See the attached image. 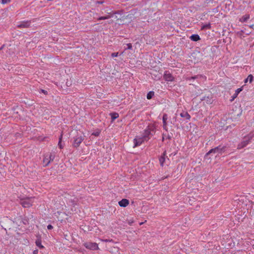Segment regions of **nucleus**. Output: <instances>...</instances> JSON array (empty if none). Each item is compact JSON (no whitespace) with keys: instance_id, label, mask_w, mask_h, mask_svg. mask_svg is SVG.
Returning a JSON list of instances; mask_svg holds the SVG:
<instances>
[{"instance_id":"20e7f679","label":"nucleus","mask_w":254,"mask_h":254,"mask_svg":"<svg viewBox=\"0 0 254 254\" xmlns=\"http://www.w3.org/2000/svg\"><path fill=\"white\" fill-rule=\"evenodd\" d=\"M35 197H28L22 199L21 201V204L25 208L30 207L34 202Z\"/></svg>"},{"instance_id":"c85d7f7f","label":"nucleus","mask_w":254,"mask_h":254,"mask_svg":"<svg viewBox=\"0 0 254 254\" xmlns=\"http://www.w3.org/2000/svg\"><path fill=\"white\" fill-rule=\"evenodd\" d=\"M53 226H52V225H50H50H48L47 226V228H48V229H49V230H51V229H53Z\"/></svg>"},{"instance_id":"423d86ee","label":"nucleus","mask_w":254,"mask_h":254,"mask_svg":"<svg viewBox=\"0 0 254 254\" xmlns=\"http://www.w3.org/2000/svg\"><path fill=\"white\" fill-rule=\"evenodd\" d=\"M83 245L86 249L90 250H96L99 249L98 245L96 243L86 242L84 243Z\"/></svg>"},{"instance_id":"1a4fd4ad","label":"nucleus","mask_w":254,"mask_h":254,"mask_svg":"<svg viewBox=\"0 0 254 254\" xmlns=\"http://www.w3.org/2000/svg\"><path fill=\"white\" fill-rule=\"evenodd\" d=\"M164 78L166 81H172L174 77L168 71H166L164 73Z\"/></svg>"},{"instance_id":"393cba45","label":"nucleus","mask_w":254,"mask_h":254,"mask_svg":"<svg viewBox=\"0 0 254 254\" xmlns=\"http://www.w3.org/2000/svg\"><path fill=\"white\" fill-rule=\"evenodd\" d=\"M250 18L249 16V15H245L242 18V21L243 22H245L246 21H247L248 19H249Z\"/></svg>"},{"instance_id":"6e6552de","label":"nucleus","mask_w":254,"mask_h":254,"mask_svg":"<svg viewBox=\"0 0 254 254\" xmlns=\"http://www.w3.org/2000/svg\"><path fill=\"white\" fill-rule=\"evenodd\" d=\"M84 138L82 136H76L74 137V141L73 142V145L75 147H77L79 146L80 143L82 142Z\"/></svg>"},{"instance_id":"cd10ccee","label":"nucleus","mask_w":254,"mask_h":254,"mask_svg":"<svg viewBox=\"0 0 254 254\" xmlns=\"http://www.w3.org/2000/svg\"><path fill=\"white\" fill-rule=\"evenodd\" d=\"M118 54H119V53L118 52L117 53H113L112 54L111 56L113 58L117 57L118 56Z\"/></svg>"},{"instance_id":"dca6fc26","label":"nucleus","mask_w":254,"mask_h":254,"mask_svg":"<svg viewBox=\"0 0 254 254\" xmlns=\"http://www.w3.org/2000/svg\"><path fill=\"white\" fill-rule=\"evenodd\" d=\"M211 28V25L209 23H206L204 24H202L201 27V30H206V29H210Z\"/></svg>"},{"instance_id":"7ed1b4c3","label":"nucleus","mask_w":254,"mask_h":254,"mask_svg":"<svg viewBox=\"0 0 254 254\" xmlns=\"http://www.w3.org/2000/svg\"><path fill=\"white\" fill-rule=\"evenodd\" d=\"M226 147L225 146H219L214 148L210 150L206 154L208 155L211 153L216 154L217 155H221L223 152H225Z\"/></svg>"},{"instance_id":"4468645a","label":"nucleus","mask_w":254,"mask_h":254,"mask_svg":"<svg viewBox=\"0 0 254 254\" xmlns=\"http://www.w3.org/2000/svg\"><path fill=\"white\" fill-rule=\"evenodd\" d=\"M180 116L182 118H186L188 120H190V116L188 114L187 112L184 111L180 114Z\"/></svg>"},{"instance_id":"39448f33","label":"nucleus","mask_w":254,"mask_h":254,"mask_svg":"<svg viewBox=\"0 0 254 254\" xmlns=\"http://www.w3.org/2000/svg\"><path fill=\"white\" fill-rule=\"evenodd\" d=\"M55 158V155L52 153L47 154L44 156L43 163L44 166H48L50 163L53 161Z\"/></svg>"},{"instance_id":"473e14b6","label":"nucleus","mask_w":254,"mask_h":254,"mask_svg":"<svg viewBox=\"0 0 254 254\" xmlns=\"http://www.w3.org/2000/svg\"><path fill=\"white\" fill-rule=\"evenodd\" d=\"M97 3H99V4H102V3H103V1H97Z\"/></svg>"},{"instance_id":"9d476101","label":"nucleus","mask_w":254,"mask_h":254,"mask_svg":"<svg viewBox=\"0 0 254 254\" xmlns=\"http://www.w3.org/2000/svg\"><path fill=\"white\" fill-rule=\"evenodd\" d=\"M168 119V116L166 114H164L163 116V128L166 131H168L167 120Z\"/></svg>"},{"instance_id":"aec40b11","label":"nucleus","mask_w":254,"mask_h":254,"mask_svg":"<svg viewBox=\"0 0 254 254\" xmlns=\"http://www.w3.org/2000/svg\"><path fill=\"white\" fill-rule=\"evenodd\" d=\"M153 95H154V92L153 91H150L147 94V98L148 99H151L152 98Z\"/></svg>"},{"instance_id":"4be33fe9","label":"nucleus","mask_w":254,"mask_h":254,"mask_svg":"<svg viewBox=\"0 0 254 254\" xmlns=\"http://www.w3.org/2000/svg\"><path fill=\"white\" fill-rule=\"evenodd\" d=\"M125 50H127V49H132V45L130 43L127 44L126 46L124 47Z\"/></svg>"},{"instance_id":"c756f323","label":"nucleus","mask_w":254,"mask_h":254,"mask_svg":"<svg viewBox=\"0 0 254 254\" xmlns=\"http://www.w3.org/2000/svg\"><path fill=\"white\" fill-rule=\"evenodd\" d=\"M197 77V76H192V77H191L190 78H189V80H190V79H194L196 78Z\"/></svg>"},{"instance_id":"412c9836","label":"nucleus","mask_w":254,"mask_h":254,"mask_svg":"<svg viewBox=\"0 0 254 254\" xmlns=\"http://www.w3.org/2000/svg\"><path fill=\"white\" fill-rule=\"evenodd\" d=\"M62 135H61V137L59 138V143H58V146L61 149H62L64 148V145L62 143Z\"/></svg>"},{"instance_id":"f704fd0d","label":"nucleus","mask_w":254,"mask_h":254,"mask_svg":"<svg viewBox=\"0 0 254 254\" xmlns=\"http://www.w3.org/2000/svg\"><path fill=\"white\" fill-rule=\"evenodd\" d=\"M1 49V48L0 49V50Z\"/></svg>"},{"instance_id":"f8f14e48","label":"nucleus","mask_w":254,"mask_h":254,"mask_svg":"<svg viewBox=\"0 0 254 254\" xmlns=\"http://www.w3.org/2000/svg\"><path fill=\"white\" fill-rule=\"evenodd\" d=\"M243 86H242L241 87L238 88L236 91L235 93L233 94V95L231 97V99L230 100L231 101H233L234 100V99L238 96L239 94L243 90Z\"/></svg>"},{"instance_id":"ddd939ff","label":"nucleus","mask_w":254,"mask_h":254,"mask_svg":"<svg viewBox=\"0 0 254 254\" xmlns=\"http://www.w3.org/2000/svg\"><path fill=\"white\" fill-rule=\"evenodd\" d=\"M30 21H24L22 22L21 24L18 25V26L20 28H26L30 26Z\"/></svg>"},{"instance_id":"a211bd4d","label":"nucleus","mask_w":254,"mask_h":254,"mask_svg":"<svg viewBox=\"0 0 254 254\" xmlns=\"http://www.w3.org/2000/svg\"><path fill=\"white\" fill-rule=\"evenodd\" d=\"M164 155H165V152L163 153V156H162L159 158V162H160L161 166H163L164 163L165 161V158L164 157Z\"/></svg>"},{"instance_id":"6ab92c4d","label":"nucleus","mask_w":254,"mask_h":254,"mask_svg":"<svg viewBox=\"0 0 254 254\" xmlns=\"http://www.w3.org/2000/svg\"><path fill=\"white\" fill-rule=\"evenodd\" d=\"M112 120H115L119 117V114L117 113H112L110 114Z\"/></svg>"},{"instance_id":"bb28decb","label":"nucleus","mask_w":254,"mask_h":254,"mask_svg":"<svg viewBox=\"0 0 254 254\" xmlns=\"http://www.w3.org/2000/svg\"><path fill=\"white\" fill-rule=\"evenodd\" d=\"M10 1V0H1V3L3 4L7 3Z\"/></svg>"},{"instance_id":"2eb2a0df","label":"nucleus","mask_w":254,"mask_h":254,"mask_svg":"<svg viewBox=\"0 0 254 254\" xmlns=\"http://www.w3.org/2000/svg\"><path fill=\"white\" fill-rule=\"evenodd\" d=\"M191 40L196 42L200 39L199 36L197 34H193L190 37Z\"/></svg>"},{"instance_id":"f257e3e1","label":"nucleus","mask_w":254,"mask_h":254,"mask_svg":"<svg viewBox=\"0 0 254 254\" xmlns=\"http://www.w3.org/2000/svg\"><path fill=\"white\" fill-rule=\"evenodd\" d=\"M155 129L156 127L154 125H149L144 130V132L142 135L144 140L147 141L150 139L151 137L155 133Z\"/></svg>"},{"instance_id":"5701e85b","label":"nucleus","mask_w":254,"mask_h":254,"mask_svg":"<svg viewBox=\"0 0 254 254\" xmlns=\"http://www.w3.org/2000/svg\"><path fill=\"white\" fill-rule=\"evenodd\" d=\"M109 18H110V16L108 15V16H101V17H99L98 18V20H106V19H109Z\"/></svg>"},{"instance_id":"72a5a7b5","label":"nucleus","mask_w":254,"mask_h":254,"mask_svg":"<svg viewBox=\"0 0 254 254\" xmlns=\"http://www.w3.org/2000/svg\"><path fill=\"white\" fill-rule=\"evenodd\" d=\"M36 253H37V251H34V254H36Z\"/></svg>"},{"instance_id":"9b49d317","label":"nucleus","mask_w":254,"mask_h":254,"mask_svg":"<svg viewBox=\"0 0 254 254\" xmlns=\"http://www.w3.org/2000/svg\"><path fill=\"white\" fill-rule=\"evenodd\" d=\"M119 204L121 207H125L129 204V200L127 199H122L119 202Z\"/></svg>"},{"instance_id":"b1692460","label":"nucleus","mask_w":254,"mask_h":254,"mask_svg":"<svg viewBox=\"0 0 254 254\" xmlns=\"http://www.w3.org/2000/svg\"><path fill=\"white\" fill-rule=\"evenodd\" d=\"M36 246L39 247V248H43V246L41 245V241L39 240H37L36 241Z\"/></svg>"},{"instance_id":"a878e982","label":"nucleus","mask_w":254,"mask_h":254,"mask_svg":"<svg viewBox=\"0 0 254 254\" xmlns=\"http://www.w3.org/2000/svg\"><path fill=\"white\" fill-rule=\"evenodd\" d=\"M100 132L99 131H96L92 133V135H94L95 136H98L99 135Z\"/></svg>"},{"instance_id":"f3484780","label":"nucleus","mask_w":254,"mask_h":254,"mask_svg":"<svg viewBox=\"0 0 254 254\" xmlns=\"http://www.w3.org/2000/svg\"><path fill=\"white\" fill-rule=\"evenodd\" d=\"M254 77L252 74H250L248 75L247 78L245 79V83H246L248 81H249L250 83H252L253 81Z\"/></svg>"},{"instance_id":"0eeeda50","label":"nucleus","mask_w":254,"mask_h":254,"mask_svg":"<svg viewBox=\"0 0 254 254\" xmlns=\"http://www.w3.org/2000/svg\"><path fill=\"white\" fill-rule=\"evenodd\" d=\"M144 141H146L145 140H144V138L143 137L139 136H136L134 139H133V147H135L138 146H140L143 142Z\"/></svg>"},{"instance_id":"7c9ffc66","label":"nucleus","mask_w":254,"mask_h":254,"mask_svg":"<svg viewBox=\"0 0 254 254\" xmlns=\"http://www.w3.org/2000/svg\"><path fill=\"white\" fill-rule=\"evenodd\" d=\"M159 75V76H158V77H157V76H155V78H154L155 80H158V79H160V75Z\"/></svg>"},{"instance_id":"2f4dec72","label":"nucleus","mask_w":254,"mask_h":254,"mask_svg":"<svg viewBox=\"0 0 254 254\" xmlns=\"http://www.w3.org/2000/svg\"><path fill=\"white\" fill-rule=\"evenodd\" d=\"M41 91L42 92H43V93H44L45 94H47V91L44 90H41Z\"/></svg>"},{"instance_id":"f03ea898","label":"nucleus","mask_w":254,"mask_h":254,"mask_svg":"<svg viewBox=\"0 0 254 254\" xmlns=\"http://www.w3.org/2000/svg\"><path fill=\"white\" fill-rule=\"evenodd\" d=\"M254 135V133H251L248 135L245 136L242 141L238 145V149H242L250 143Z\"/></svg>"}]
</instances>
